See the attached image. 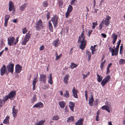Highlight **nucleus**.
<instances>
[{
    "label": "nucleus",
    "mask_w": 125,
    "mask_h": 125,
    "mask_svg": "<svg viewBox=\"0 0 125 125\" xmlns=\"http://www.w3.org/2000/svg\"><path fill=\"white\" fill-rule=\"evenodd\" d=\"M104 64L102 62L101 64L100 67L101 70H102L103 68Z\"/></svg>",
    "instance_id": "5fc2aeb1"
},
{
    "label": "nucleus",
    "mask_w": 125,
    "mask_h": 125,
    "mask_svg": "<svg viewBox=\"0 0 125 125\" xmlns=\"http://www.w3.org/2000/svg\"><path fill=\"white\" fill-rule=\"evenodd\" d=\"M59 116L57 115H54L53 117L52 120H58L59 119Z\"/></svg>",
    "instance_id": "a19ab883"
},
{
    "label": "nucleus",
    "mask_w": 125,
    "mask_h": 125,
    "mask_svg": "<svg viewBox=\"0 0 125 125\" xmlns=\"http://www.w3.org/2000/svg\"><path fill=\"white\" fill-rule=\"evenodd\" d=\"M50 14L49 12H48L47 14V20H48L50 18Z\"/></svg>",
    "instance_id": "4d7b16f0"
},
{
    "label": "nucleus",
    "mask_w": 125,
    "mask_h": 125,
    "mask_svg": "<svg viewBox=\"0 0 125 125\" xmlns=\"http://www.w3.org/2000/svg\"><path fill=\"white\" fill-rule=\"evenodd\" d=\"M45 120H43L40 121L38 123L36 124V125H43L45 122Z\"/></svg>",
    "instance_id": "72a5a7b5"
},
{
    "label": "nucleus",
    "mask_w": 125,
    "mask_h": 125,
    "mask_svg": "<svg viewBox=\"0 0 125 125\" xmlns=\"http://www.w3.org/2000/svg\"><path fill=\"white\" fill-rule=\"evenodd\" d=\"M125 63V60L123 59H121L119 61V64L120 65H121Z\"/></svg>",
    "instance_id": "58836bf2"
},
{
    "label": "nucleus",
    "mask_w": 125,
    "mask_h": 125,
    "mask_svg": "<svg viewBox=\"0 0 125 125\" xmlns=\"http://www.w3.org/2000/svg\"><path fill=\"white\" fill-rule=\"evenodd\" d=\"M90 49L92 51V54H94V52L95 51V48L93 47V46H91L90 47Z\"/></svg>",
    "instance_id": "e433bc0d"
},
{
    "label": "nucleus",
    "mask_w": 125,
    "mask_h": 125,
    "mask_svg": "<svg viewBox=\"0 0 125 125\" xmlns=\"http://www.w3.org/2000/svg\"><path fill=\"white\" fill-rule=\"evenodd\" d=\"M73 9L72 6L70 5H69L68 7L67 11L71 12L72 11Z\"/></svg>",
    "instance_id": "f704fd0d"
},
{
    "label": "nucleus",
    "mask_w": 125,
    "mask_h": 125,
    "mask_svg": "<svg viewBox=\"0 0 125 125\" xmlns=\"http://www.w3.org/2000/svg\"><path fill=\"white\" fill-rule=\"evenodd\" d=\"M110 71L109 70V68H107V71H106V74H109L110 73Z\"/></svg>",
    "instance_id": "680f3d73"
},
{
    "label": "nucleus",
    "mask_w": 125,
    "mask_h": 125,
    "mask_svg": "<svg viewBox=\"0 0 125 125\" xmlns=\"http://www.w3.org/2000/svg\"><path fill=\"white\" fill-rule=\"evenodd\" d=\"M73 50V48H71L70 50V51L69 53V54L70 55L73 52H72V51Z\"/></svg>",
    "instance_id": "052dcab7"
},
{
    "label": "nucleus",
    "mask_w": 125,
    "mask_h": 125,
    "mask_svg": "<svg viewBox=\"0 0 125 125\" xmlns=\"http://www.w3.org/2000/svg\"><path fill=\"white\" fill-rule=\"evenodd\" d=\"M107 106V105H104L101 108L103 110H105Z\"/></svg>",
    "instance_id": "6e6d98bb"
},
{
    "label": "nucleus",
    "mask_w": 125,
    "mask_h": 125,
    "mask_svg": "<svg viewBox=\"0 0 125 125\" xmlns=\"http://www.w3.org/2000/svg\"><path fill=\"white\" fill-rule=\"evenodd\" d=\"M40 75L39 81H41V82H42L44 83H45L46 82V75L42 74H40Z\"/></svg>",
    "instance_id": "1a4fd4ad"
},
{
    "label": "nucleus",
    "mask_w": 125,
    "mask_h": 125,
    "mask_svg": "<svg viewBox=\"0 0 125 125\" xmlns=\"http://www.w3.org/2000/svg\"><path fill=\"white\" fill-rule=\"evenodd\" d=\"M93 26H92V28L93 29H94L95 25H97V23H95V22H93L92 23Z\"/></svg>",
    "instance_id": "3c124183"
},
{
    "label": "nucleus",
    "mask_w": 125,
    "mask_h": 125,
    "mask_svg": "<svg viewBox=\"0 0 125 125\" xmlns=\"http://www.w3.org/2000/svg\"><path fill=\"white\" fill-rule=\"evenodd\" d=\"M99 116L98 115H97L96 116V120L97 121H98L99 120Z\"/></svg>",
    "instance_id": "0e129e2a"
},
{
    "label": "nucleus",
    "mask_w": 125,
    "mask_h": 125,
    "mask_svg": "<svg viewBox=\"0 0 125 125\" xmlns=\"http://www.w3.org/2000/svg\"><path fill=\"white\" fill-rule=\"evenodd\" d=\"M43 105V104L40 102L35 104L33 107V108L40 107H42Z\"/></svg>",
    "instance_id": "a211bd4d"
},
{
    "label": "nucleus",
    "mask_w": 125,
    "mask_h": 125,
    "mask_svg": "<svg viewBox=\"0 0 125 125\" xmlns=\"http://www.w3.org/2000/svg\"><path fill=\"white\" fill-rule=\"evenodd\" d=\"M37 78L36 77L34 78L33 80L32 81V85H36V84L37 81Z\"/></svg>",
    "instance_id": "79ce46f5"
},
{
    "label": "nucleus",
    "mask_w": 125,
    "mask_h": 125,
    "mask_svg": "<svg viewBox=\"0 0 125 125\" xmlns=\"http://www.w3.org/2000/svg\"><path fill=\"white\" fill-rule=\"evenodd\" d=\"M101 35L104 38H105L106 37V35L104 33H101Z\"/></svg>",
    "instance_id": "e2e57ef3"
},
{
    "label": "nucleus",
    "mask_w": 125,
    "mask_h": 125,
    "mask_svg": "<svg viewBox=\"0 0 125 125\" xmlns=\"http://www.w3.org/2000/svg\"><path fill=\"white\" fill-rule=\"evenodd\" d=\"M104 24V22H103V21H102L100 23V24L99 26V30H101L103 27Z\"/></svg>",
    "instance_id": "37998d69"
},
{
    "label": "nucleus",
    "mask_w": 125,
    "mask_h": 125,
    "mask_svg": "<svg viewBox=\"0 0 125 125\" xmlns=\"http://www.w3.org/2000/svg\"><path fill=\"white\" fill-rule=\"evenodd\" d=\"M69 75V74H67L63 79V81L65 83L67 84L68 83V78Z\"/></svg>",
    "instance_id": "393cba45"
},
{
    "label": "nucleus",
    "mask_w": 125,
    "mask_h": 125,
    "mask_svg": "<svg viewBox=\"0 0 125 125\" xmlns=\"http://www.w3.org/2000/svg\"><path fill=\"white\" fill-rule=\"evenodd\" d=\"M27 31L26 27H25L22 29V33L24 34L26 33L27 32Z\"/></svg>",
    "instance_id": "de8ad7c7"
},
{
    "label": "nucleus",
    "mask_w": 125,
    "mask_h": 125,
    "mask_svg": "<svg viewBox=\"0 0 125 125\" xmlns=\"http://www.w3.org/2000/svg\"><path fill=\"white\" fill-rule=\"evenodd\" d=\"M60 43V42L58 39H56L52 43L53 46L56 47L58 46Z\"/></svg>",
    "instance_id": "dca6fc26"
},
{
    "label": "nucleus",
    "mask_w": 125,
    "mask_h": 125,
    "mask_svg": "<svg viewBox=\"0 0 125 125\" xmlns=\"http://www.w3.org/2000/svg\"><path fill=\"white\" fill-rule=\"evenodd\" d=\"M22 68L21 66L19 64H17L15 65V72L16 73H19L21 71Z\"/></svg>",
    "instance_id": "9d476101"
},
{
    "label": "nucleus",
    "mask_w": 125,
    "mask_h": 125,
    "mask_svg": "<svg viewBox=\"0 0 125 125\" xmlns=\"http://www.w3.org/2000/svg\"><path fill=\"white\" fill-rule=\"evenodd\" d=\"M82 75L83 76V79H84L87 76V74L84 75L82 74Z\"/></svg>",
    "instance_id": "338daca9"
},
{
    "label": "nucleus",
    "mask_w": 125,
    "mask_h": 125,
    "mask_svg": "<svg viewBox=\"0 0 125 125\" xmlns=\"http://www.w3.org/2000/svg\"><path fill=\"white\" fill-rule=\"evenodd\" d=\"M27 3H24L20 7V9L21 11H23L26 8Z\"/></svg>",
    "instance_id": "2f4dec72"
},
{
    "label": "nucleus",
    "mask_w": 125,
    "mask_h": 125,
    "mask_svg": "<svg viewBox=\"0 0 125 125\" xmlns=\"http://www.w3.org/2000/svg\"><path fill=\"white\" fill-rule=\"evenodd\" d=\"M18 20L17 19H14L12 21L13 22L17 23V21Z\"/></svg>",
    "instance_id": "774afa93"
},
{
    "label": "nucleus",
    "mask_w": 125,
    "mask_h": 125,
    "mask_svg": "<svg viewBox=\"0 0 125 125\" xmlns=\"http://www.w3.org/2000/svg\"><path fill=\"white\" fill-rule=\"evenodd\" d=\"M43 6L44 7H46L48 6V4L47 1H45L43 2L42 3Z\"/></svg>",
    "instance_id": "a18cd8bd"
},
{
    "label": "nucleus",
    "mask_w": 125,
    "mask_h": 125,
    "mask_svg": "<svg viewBox=\"0 0 125 125\" xmlns=\"http://www.w3.org/2000/svg\"><path fill=\"white\" fill-rule=\"evenodd\" d=\"M6 66L4 65H3L2 67L0 69V74L1 75L3 76L5 73L6 70Z\"/></svg>",
    "instance_id": "2eb2a0df"
},
{
    "label": "nucleus",
    "mask_w": 125,
    "mask_h": 125,
    "mask_svg": "<svg viewBox=\"0 0 125 125\" xmlns=\"http://www.w3.org/2000/svg\"><path fill=\"white\" fill-rule=\"evenodd\" d=\"M31 34L30 33V31H29L25 35L24 39L26 40L29 41L30 39V38Z\"/></svg>",
    "instance_id": "cd10ccee"
},
{
    "label": "nucleus",
    "mask_w": 125,
    "mask_h": 125,
    "mask_svg": "<svg viewBox=\"0 0 125 125\" xmlns=\"http://www.w3.org/2000/svg\"><path fill=\"white\" fill-rule=\"evenodd\" d=\"M16 95V91H12L10 92L8 94V96L9 97V98L12 100L14 97Z\"/></svg>",
    "instance_id": "9b49d317"
},
{
    "label": "nucleus",
    "mask_w": 125,
    "mask_h": 125,
    "mask_svg": "<svg viewBox=\"0 0 125 125\" xmlns=\"http://www.w3.org/2000/svg\"><path fill=\"white\" fill-rule=\"evenodd\" d=\"M8 21H5L4 25L5 26V27H6L7 26V24L8 23Z\"/></svg>",
    "instance_id": "69168bd1"
},
{
    "label": "nucleus",
    "mask_w": 125,
    "mask_h": 125,
    "mask_svg": "<svg viewBox=\"0 0 125 125\" xmlns=\"http://www.w3.org/2000/svg\"><path fill=\"white\" fill-rule=\"evenodd\" d=\"M9 97L8 95H7L4 97L3 99H2V100H3L2 101L3 103V104H4L5 102L9 98Z\"/></svg>",
    "instance_id": "473e14b6"
},
{
    "label": "nucleus",
    "mask_w": 125,
    "mask_h": 125,
    "mask_svg": "<svg viewBox=\"0 0 125 125\" xmlns=\"http://www.w3.org/2000/svg\"><path fill=\"white\" fill-rule=\"evenodd\" d=\"M94 101V100L93 97L92 95L91 97V98L89 99V104L91 106H93V102Z\"/></svg>",
    "instance_id": "5701e85b"
},
{
    "label": "nucleus",
    "mask_w": 125,
    "mask_h": 125,
    "mask_svg": "<svg viewBox=\"0 0 125 125\" xmlns=\"http://www.w3.org/2000/svg\"><path fill=\"white\" fill-rule=\"evenodd\" d=\"M69 106L71 110L73 112V111L74 107V104L73 102L70 101L69 102Z\"/></svg>",
    "instance_id": "f3484780"
},
{
    "label": "nucleus",
    "mask_w": 125,
    "mask_h": 125,
    "mask_svg": "<svg viewBox=\"0 0 125 125\" xmlns=\"http://www.w3.org/2000/svg\"><path fill=\"white\" fill-rule=\"evenodd\" d=\"M10 17V16L9 15L6 14L5 16V21H8Z\"/></svg>",
    "instance_id": "4c0bfd02"
},
{
    "label": "nucleus",
    "mask_w": 125,
    "mask_h": 125,
    "mask_svg": "<svg viewBox=\"0 0 125 125\" xmlns=\"http://www.w3.org/2000/svg\"><path fill=\"white\" fill-rule=\"evenodd\" d=\"M111 19V17L108 15H107L105 20H103L102 21H103L104 24L106 26H107L109 25L110 23L109 21Z\"/></svg>",
    "instance_id": "6e6552de"
},
{
    "label": "nucleus",
    "mask_w": 125,
    "mask_h": 125,
    "mask_svg": "<svg viewBox=\"0 0 125 125\" xmlns=\"http://www.w3.org/2000/svg\"><path fill=\"white\" fill-rule=\"evenodd\" d=\"M63 2L62 1H59V6L61 7L62 8L63 5Z\"/></svg>",
    "instance_id": "603ef678"
},
{
    "label": "nucleus",
    "mask_w": 125,
    "mask_h": 125,
    "mask_svg": "<svg viewBox=\"0 0 125 125\" xmlns=\"http://www.w3.org/2000/svg\"><path fill=\"white\" fill-rule=\"evenodd\" d=\"M62 56V54H60L59 55H58L56 57L55 60H57L59 59Z\"/></svg>",
    "instance_id": "09e8293b"
},
{
    "label": "nucleus",
    "mask_w": 125,
    "mask_h": 125,
    "mask_svg": "<svg viewBox=\"0 0 125 125\" xmlns=\"http://www.w3.org/2000/svg\"><path fill=\"white\" fill-rule=\"evenodd\" d=\"M9 10L10 11H11L12 10L14 9V4L11 1H9Z\"/></svg>",
    "instance_id": "ddd939ff"
},
{
    "label": "nucleus",
    "mask_w": 125,
    "mask_h": 125,
    "mask_svg": "<svg viewBox=\"0 0 125 125\" xmlns=\"http://www.w3.org/2000/svg\"><path fill=\"white\" fill-rule=\"evenodd\" d=\"M74 121V117L73 116H71L68 118L67 122H73Z\"/></svg>",
    "instance_id": "b1692460"
},
{
    "label": "nucleus",
    "mask_w": 125,
    "mask_h": 125,
    "mask_svg": "<svg viewBox=\"0 0 125 125\" xmlns=\"http://www.w3.org/2000/svg\"><path fill=\"white\" fill-rule=\"evenodd\" d=\"M83 120V118L79 119L76 123L75 125H83L82 122Z\"/></svg>",
    "instance_id": "a878e982"
},
{
    "label": "nucleus",
    "mask_w": 125,
    "mask_h": 125,
    "mask_svg": "<svg viewBox=\"0 0 125 125\" xmlns=\"http://www.w3.org/2000/svg\"><path fill=\"white\" fill-rule=\"evenodd\" d=\"M63 95L64 96L67 98H69L70 96V95L68 91L67 90H66L65 91V93Z\"/></svg>",
    "instance_id": "c756f323"
},
{
    "label": "nucleus",
    "mask_w": 125,
    "mask_h": 125,
    "mask_svg": "<svg viewBox=\"0 0 125 125\" xmlns=\"http://www.w3.org/2000/svg\"><path fill=\"white\" fill-rule=\"evenodd\" d=\"M59 17L58 16L56 15L53 16L51 18L50 20L52 22L53 25L54 27L55 28L58 26V20Z\"/></svg>",
    "instance_id": "20e7f679"
},
{
    "label": "nucleus",
    "mask_w": 125,
    "mask_h": 125,
    "mask_svg": "<svg viewBox=\"0 0 125 125\" xmlns=\"http://www.w3.org/2000/svg\"><path fill=\"white\" fill-rule=\"evenodd\" d=\"M77 2V0H72L71 1L70 4L72 5H75Z\"/></svg>",
    "instance_id": "c03bdc74"
},
{
    "label": "nucleus",
    "mask_w": 125,
    "mask_h": 125,
    "mask_svg": "<svg viewBox=\"0 0 125 125\" xmlns=\"http://www.w3.org/2000/svg\"><path fill=\"white\" fill-rule=\"evenodd\" d=\"M9 116L7 115L3 121V123L6 124H9Z\"/></svg>",
    "instance_id": "4be33fe9"
},
{
    "label": "nucleus",
    "mask_w": 125,
    "mask_h": 125,
    "mask_svg": "<svg viewBox=\"0 0 125 125\" xmlns=\"http://www.w3.org/2000/svg\"><path fill=\"white\" fill-rule=\"evenodd\" d=\"M123 49V46L122 44H121V45L120 46V54H121L122 53Z\"/></svg>",
    "instance_id": "49530a36"
},
{
    "label": "nucleus",
    "mask_w": 125,
    "mask_h": 125,
    "mask_svg": "<svg viewBox=\"0 0 125 125\" xmlns=\"http://www.w3.org/2000/svg\"><path fill=\"white\" fill-rule=\"evenodd\" d=\"M37 96L36 95H33V97L31 98V103H33L36 101L37 100Z\"/></svg>",
    "instance_id": "c85d7f7f"
},
{
    "label": "nucleus",
    "mask_w": 125,
    "mask_h": 125,
    "mask_svg": "<svg viewBox=\"0 0 125 125\" xmlns=\"http://www.w3.org/2000/svg\"><path fill=\"white\" fill-rule=\"evenodd\" d=\"M49 77H48V83L51 84H52L53 83V81L52 80V76L51 73L49 74Z\"/></svg>",
    "instance_id": "bb28decb"
},
{
    "label": "nucleus",
    "mask_w": 125,
    "mask_h": 125,
    "mask_svg": "<svg viewBox=\"0 0 125 125\" xmlns=\"http://www.w3.org/2000/svg\"><path fill=\"white\" fill-rule=\"evenodd\" d=\"M17 109H15V106H13L12 109V114H13V117H14V118H15L17 115Z\"/></svg>",
    "instance_id": "f8f14e48"
},
{
    "label": "nucleus",
    "mask_w": 125,
    "mask_h": 125,
    "mask_svg": "<svg viewBox=\"0 0 125 125\" xmlns=\"http://www.w3.org/2000/svg\"><path fill=\"white\" fill-rule=\"evenodd\" d=\"M42 22L41 19L38 20L36 23L35 28L37 31H40L43 28Z\"/></svg>",
    "instance_id": "0eeeda50"
},
{
    "label": "nucleus",
    "mask_w": 125,
    "mask_h": 125,
    "mask_svg": "<svg viewBox=\"0 0 125 125\" xmlns=\"http://www.w3.org/2000/svg\"><path fill=\"white\" fill-rule=\"evenodd\" d=\"M14 66V64L11 62L6 66V68L8 69V71L11 73V74H12L13 72Z\"/></svg>",
    "instance_id": "423d86ee"
},
{
    "label": "nucleus",
    "mask_w": 125,
    "mask_h": 125,
    "mask_svg": "<svg viewBox=\"0 0 125 125\" xmlns=\"http://www.w3.org/2000/svg\"><path fill=\"white\" fill-rule=\"evenodd\" d=\"M111 36L113 39L112 43L114 44L115 43L117 39L118 35L115 33H113L112 34Z\"/></svg>",
    "instance_id": "4468645a"
},
{
    "label": "nucleus",
    "mask_w": 125,
    "mask_h": 125,
    "mask_svg": "<svg viewBox=\"0 0 125 125\" xmlns=\"http://www.w3.org/2000/svg\"><path fill=\"white\" fill-rule=\"evenodd\" d=\"M44 48V47L43 45H42L39 48V50L40 51L43 50Z\"/></svg>",
    "instance_id": "864d4df0"
},
{
    "label": "nucleus",
    "mask_w": 125,
    "mask_h": 125,
    "mask_svg": "<svg viewBox=\"0 0 125 125\" xmlns=\"http://www.w3.org/2000/svg\"><path fill=\"white\" fill-rule=\"evenodd\" d=\"M71 12H69L68 11H67L65 13V18H67L68 16L70 15V14Z\"/></svg>",
    "instance_id": "8fccbe9b"
},
{
    "label": "nucleus",
    "mask_w": 125,
    "mask_h": 125,
    "mask_svg": "<svg viewBox=\"0 0 125 125\" xmlns=\"http://www.w3.org/2000/svg\"><path fill=\"white\" fill-rule=\"evenodd\" d=\"M59 104L60 106V107L62 108H63L65 105V103L63 101L59 102Z\"/></svg>",
    "instance_id": "7c9ffc66"
},
{
    "label": "nucleus",
    "mask_w": 125,
    "mask_h": 125,
    "mask_svg": "<svg viewBox=\"0 0 125 125\" xmlns=\"http://www.w3.org/2000/svg\"><path fill=\"white\" fill-rule=\"evenodd\" d=\"M109 50L112 53V56L114 55L116 56L118 53V50L119 46L117 45L115 49L114 50L111 47H110L108 45Z\"/></svg>",
    "instance_id": "39448f33"
},
{
    "label": "nucleus",
    "mask_w": 125,
    "mask_h": 125,
    "mask_svg": "<svg viewBox=\"0 0 125 125\" xmlns=\"http://www.w3.org/2000/svg\"><path fill=\"white\" fill-rule=\"evenodd\" d=\"M109 108L110 107L108 106H107V107L106 109H105V110L107 111L109 113L110 112V111L109 110Z\"/></svg>",
    "instance_id": "13d9d810"
},
{
    "label": "nucleus",
    "mask_w": 125,
    "mask_h": 125,
    "mask_svg": "<svg viewBox=\"0 0 125 125\" xmlns=\"http://www.w3.org/2000/svg\"><path fill=\"white\" fill-rule=\"evenodd\" d=\"M19 37H17L15 40L13 37L8 38V44L10 46H15L19 41Z\"/></svg>",
    "instance_id": "7ed1b4c3"
},
{
    "label": "nucleus",
    "mask_w": 125,
    "mask_h": 125,
    "mask_svg": "<svg viewBox=\"0 0 125 125\" xmlns=\"http://www.w3.org/2000/svg\"><path fill=\"white\" fill-rule=\"evenodd\" d=\"M97 80L99 82L101 81V84L103 87L104 86L110 78V76L109 75H108L102 81L103 79V77L101 75H99L98 73H97Z\"/></svg>",
    "instance_id": "f257e3e1"
},
{
    "label": "nucleus",
    "mask_w": 125,
    "mask_h": 125,
    "mask_svg": "<svg viewBox=\"0 0 125 125\" xmlns=\"http://www.w3.org/2000/svg\"><path fill=\"white\" fill-rule=\"evenodd\" d=\"M84 33H82L80 36L79 37L78 41V42L81 43V45H80V48L82 50H83L85 48L86 42H85L84 39L85 37L83 36Z\"/></svg>",
    "instance_id": "f03ea898"
},
{
    "label": "nucleus",
    "mask_w": 125,
    "mask_h": 125,
    "mask_svg": "<svg viewBox=\"0 0 125 125\" xmlns=\"http://www.w3.org/2000/svg\"><path fill=\"white\" fill-rule=\"evenodd\" d=\"M48 26L49 30L51 32H53V27L52 24L50 20H49V22Z\"/></svg>",
    "instance_id": "412c9836"
},
{
    "label": "nucleus",
    "mask_w": 125,
    "mask_h": 125,
    "mask_svg": "<svg viewBox=\"0 0 125 125\" xmlns=\"http://www.w3.org/2000/svg\"><path fill=\"white\" fill-rule=\"evenodd\" d=\"M93 31L92 30H90L89 31H88V36L89 37H90V35L91 34V33H92V32Z\"/></svg>",
    "instance_id": "bf43d9fd"
},
{
    "label": "nucleus",
    "mask_w": 125,
    "mask_h": 125,
    "mask_svg": "<svg viewBox=\"0 0 125 125\" xmlns=\"http://www.w3.org/2000/svg\"><path fill=\"white\" fill-rule=\"evenodd\" d=\"M86 56L88 57V61L89 62L90 60L91 56V52L88 50H87L86 52Z\"/></svg>",
    "instance_id": "aec40b11"
},
{
    "label": "nucleus",
    "mask_w": 125,
    "mask_h": 125,
    "mask_svg": "<svg viewBox=\"0 0 125 125\" xmlns=\"http://www.w3.org/2000/svg\"><path fill=\"white\" fill-rule=\"evenodd\" d=\"M28 41L26 40V39L24 38L23 40L22 41L21 43L22 45H25L27 43V42Z\"/></svg>",
    "instance_id": "ea45409f"
},
{
    "label": "nucleus",
    "mask_w": 125,
    "mask_h": 125,
    "mask_svg": "<svg viewBox=\"0 0 125 125\" xmlns=\"http://www.w3.org/2000/svg\"><path fill=\"white\" fill-rule=\"evenodd\" d=\"M77 66V65L73 63H72L71 65L70 66V68L72 69L74 68H75Z\"/></svg>",
    "instance_id": "c9c22d12"
},
{
    "label": "nucleus",
    "mask_w": 125,
    "mask_h": 125,
    "mask_svg": "<svg viewBox=\"0 0 125 125\" xmlns=\"http://www.w3.org/2000/svg\"><path fill=\"white\" fill-rule=\"evenodd\" d=\"M77 90H76L74 87H73L72 90V92L73 94V96L76 98H78V96L77 94Z\"/></svg>",
    "instance_id": "6ab92c4d"
}]
</instances>
